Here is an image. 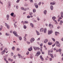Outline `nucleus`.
<instances>
[{
    "label": "nucleus",
    "instance_id": "nucleus-1",
    "mask_svg": "<svg viewBox=\"0 0 63 63\" xmlns=\"http://www.w3.org/2000/svg\"><path fill=\"white\" fill-rule=\"evenodd\" d=\"M48 55H50V56H51V58H53L54 56L53 55V54H50L49 52L48 53Z\"/></svg>",
    "mask_w": 63,
    "mask_h": 63
},
{
    "label": "nucleus",
    "instance_id": "nucleus-2",
    "mask_svg": "<svg viewBox=\"0 0 63 63\" xmlns=\"http://www.w3.org/2000/svg\"><path fill=\"white\" fill-rule=\"evenodd\" d=\"M17 55L18 56H19L18 57L19 58H21L22 59L23 58V57H22V56H21V55L18 54Z\"/></svg>",
    "mask_w": 63,
    "mask_h": 63
},
{
    "label": "nucleus",
    "instance_id": "nucleus-3",
    "mask_svg": "<svg viewBox=\"0 0 63 63\" xmlns=\"http://www.w3.org/2000/svg\"><path fill=\"white\" fill-rule=\"evenodd\" d=\"M41 54V52L40 51H38L37 52V54H36V55H35V56H38V55H39L40 54Z\"/></svg>",
    "mask_w": 63,
    "mask_h": 63
},
{
    "label": "nucleus",
    "instance_id": "nucleus-4",
    "mask_svg": "<svg viewBox=\"0 0 63 63\" xmlns=\"http://www.w3.org/2000/svg\"><path fill=\"white\" fill-rule=\"evenodd\" d=\"M53 32V31H52V30H51L50 31H48V34L49 35L50 34H51Z\"/></svg>",
    "mask_w": 63,
    "mask_h": 63
},
{
    "label": "nucleus",
    "instance_id": "nucleus-5",
    "mask_svg": "<svg viewBox=\"0 0 63 63\" xmlns=\"http://www.w3.org/2000/svg\"><path fill=\"white\" fill-rule=\"evenodd\" d=\"M34 41H35V39L33 38H32L30 40V42L31 43H33Z\"/></svg>",
    "mask_w": 63,
    "mask_h": 63
},
{
    "label": "nucleus",
    "instance_id": "nucleus-6",
    "mask_svg": "<svg viewBox=\"0 0 63 63\" xmlns=\"http://www.w3.org/2000/svg\"><path fill=\"white\" fill-rule=\"evenodd\" d=\"M13 33L15 35V36H16V37L17 36V32H13Z\"/></svg>",
    "mask_w": 63,
    "mask_h": 63
},
{
    "label": "nucleus",
    "instance_id": "nucleus-7",
    "mask_svg": "<svg viewBox=\"0 0 63 63\" xmlns=\"http://www.w3.org/2000/svg\"><path fill=\"white\" fill-rule=\"evenodd\" d=\"M5 26H6L7 28L8 29H9L10 28V26L7 25V24L6 23H5Z\"/></svg>",
    "mask_w": 63,
    "mask_h": 63
},
{
    "label": "nucleus",
    "instance_id": "nucleus-8",
    "mask_svg": "<svg viewBox=\"0 0 63 63\" xmlns=\"http://www.w3.org/2000/svg\"><path fill=\"white\" fill-rule=\"evenodd\" d=\"M8 61H10V62H12L13 60V59H11V58H9L8 59Z\"/></svg>",
    "mask_w": 63,
    "mask_h": 63
},
{
    "label": "nucleus",
    "instance_id": "nucleus-9",
    "mask_svg": "<svg viewBox=\"0 0 63 63\" xmlns=\"http://www.w3.org/2000/svg\"><path fill=\"white\" fill-rule=\"evenodd\" d=\"M34 49L35 50H40V48L38 47H34Z\"/></svg>",
    "mask_w": 63,
    "mask_h": 63
},
{
    "label": "nucleus",
    "instance_id": "nucleus-10",
    "mask_svg": "<svg viewBox=\"0 0 63 63\" xmlns=\"http://www.w3.org/2000/svg\"><path fill=\"white\" fill-rule=\"evenodd\" d=\"M30 48H29L28 49V50L30 51H31V50H32V47H31Z\"/></svg>",
    "mask_w": 63,
    "mask_h": 63
},
{
    "label": "nucleus",
    "instance_id": "nucleus-11",
    "mask_svg": "<svg viewBox=\"0 0 63 63\" xmlns=\"http://www.w3.org/2000/svg\"><path fill=\"white\" fill-rule=\"evenodd\" d=\"M55 34L56 36H57L58 34H59V32H55Z\"/></svg>",
    "mask_w": 63,
    "mask_h": 63
},
{
    "label": "nucleus",
    "instance_id": "nucleus-12",
    "mask_svg": "<svg viewBox=\"0 0 63 63\" xmlns=\"http://www.w3.org/2000/svg\"><path fill=\"white\" fill-rule=\"evenodd\" d=\"M44 30V29L41 28V29H40V32H42H42H43Z\"/></svg>",
    "mask_w": 63,
    "mask_h": 63
},
{
    "label": "nucleus",
    "instance_id": "nucleus-13",
    "mask_svg": "<svg viewBox=\"0 0 63 63\" xmlns=\"http://www.w3.org/2000/svg\"><path fill=\"white\" fill-rule=\"evenodd\" d=\"M48 42V40L47 39H45V40L44 41V43H46Z\"/></svg>",
    "mask_w": 63,
    "mask_h": 63
},
{
    "label": "nucleus",
    "instance_id": "nucleus-14",
    "mask_svg": "<svg viewBox=\"0 0 63 63\" xmlns=\"http://www.w3.org/2000/svg\"><path fill=\"white\" fill-rule=\"evenodd\" d=\"M44 33H46V32H47V28H45L44 29Z\"/></svg>",
    "mask_w": 63,
    "mask_h": 63
},
{
    "label": "nucleus",
    "instance_id": "nucleus-15",
    "mask_svg": "<svg viewBox=\"0 0 63 63\" xmlns=\"http://www.w3.org/2000/svg\"><path fill=\"white\" fill-rule=\"evenodd\" d=\"M50 8L51 10H53V6L51 5L50 7Z\"/></svg>",
    "mask_w": 63,
    "mask_h": 63
},
{
    "label": "nucleus",
    "instance_id": "nucleus-16",
    "mask_svg": "<svg viewBox=\"0 0 63 63\" xmlns=\"http://www.w3.org/2000/svg\"><path fill=\"white\" fill-rule=\"evenodd\" d=\"M9 15H7L6 16V17L7 18V20H8L9 19Z\"/></svg>",
    "mask_w": 63,
    "mask_h": 63
},
{
    "label": "nucleus",
    "instance_id": "nucleus-17",
    "mask_svg": "<svg viewBox=\"0 0 63 63\" xmlns=\"http://www.w3.org/2000/svg\"><path fill=\"white\" fill-rule=\"evenodd\" d=\"M61 17H63V12H61Z\"/></svg>",
    "mask_w": 63,
    "mask_h": 63
},
{
    "label": "nucleus",
    "instance_id": "nucleus-18",
    "mask_svg": "<svg viewBox=\"0 0 63 63\" xmlns=\"http://www.w3.org/2000/svg\"><path fill=\"white\" fill-rule=\"evenodd\" d=\"M56 45L57 46H58V44H59V42H58V41H56Z\"/></svg>",
    "mask_w": 63,
    "mask_h": 63
},
{
    "label": "nucleus",
    "instance_id": "nucleus-19",
    "mask_svg": "<svg viewBox=\"0 0 63 63\" xmlns=\"http://www.w3.org/2000/svg\"><path fill=\"white\" fill-rule=\"evenodd\" d=\"M60 25H62V23H63V21L62 20H61L60 21Z\"/></svg>",
    "mask_w": 63,
    "mask_h": 63
},
{
    "label": "nucleus",
    "instance_id": "nucleus-20",
    "mask_svg": "<svg viewBox=\"0 0 63 63\" xmlns=\"http://www.w3.org/2000/svg\"><path fill=\"white\" fill-rule=\"evenodd\" d=\"M59 51V52H61V49H59V50H56V52H58V51Z\"/></svg>",
    "mask_w": 63,
    "mask_h": 63
},
{
    "label": "nucleus",
    "instance_id": "nucleus-21",
    "mask_svg": "<svg viewBox=\"0 0 63 63\" xmlns=\"http://www.w3.org/2000/svg\"><path fill=\"white\" fill-rule=\"evenodd\" d=\"M36 32H37V35H40V33H39V32H38V31H37V30L36 31Z\"/></svg>",
    "mask_w": 63,
    "mask_h": 63
},
{
    "label": "nucleus",
    "instance_id": "nucleus-22",
    "mask_svg": "<svg viewBox=\"0 0 63 63\" xmlns=\"http://www.w3.org/2000/svg\"><path fill=\"white\" fill-rule=\"evenodd\" d=\"M40 59H41L42 61H43V60H44V59L43 58V57L42 56H40Z\"/></svg>",
    "mask_w": 63,
    "mask_h": 63
},
{
    "label": "nucleus",
    "instance_id": "nucleus-23",
    "mask_svg": "<svg viewBox=\"0 0 63 63\" xmlns=\"http://www.w3.org/2000/svg\"><path fill=\"white\" fill-rule=\"evenodd\" d=\"M44 13L45 15L46 14H47V10H45L44 11Z\"/></svg>",
    "mask_w": 63,
    "mask_h": 63
},
{
    "label": "nucleus",
    "instance_id": "nucleus-24",
    "mask_svg": "<svg viewBox=\"0 0 63 63\" xmlns=\"http://www.w3.org/2000/svg\"><path fill=\"white\" fill-rule=\"evenodd\" d=\"M5 53L3 51H2V52H1V54H2V55H3Z\"/></svg>",
    "mask_w": 63,
    "mask_h": 63
},
{
    "label": "nucleus",
    "instance_id": "nucleus-25",
    "mask_svg": "<svg viewBox=\"0 0 63 63\" xmlns=\"http://www.w3.org/2000/svg\"><path fill=\"white\" fill-rule=\"evenodd\" d=\"M30 25L32 27H34V26H33V24H32V23H31Z\"/></svg>",
    "mask_w": 63,
    "mask_h": 63
},
{
    "label": "nucleus",
    "instance_id": "nucleus-26",
    "mask_svg": "<svg viewBox=\"0 0 63 63\" xmlns=\"http://www.w3.org/2000/svg\"><path fill=\"white\" fill-rule=\"evenodd\" d=\"M52 19L53 20H55V19L56 18V17H53L52 18Z\"/></svg>",
    "mask_w": 63,
    "mask_h": 63
},
{
    "label": "nucleus",
    "instance_id": "nucleus-27",
    "mask_svg": "<svg viewBox=\"0 0 63 63\" xmlns=\"http://www.w3.org/2000/svg\"><path fill=\"white\" fill-rule=\"evenodd\" d=\"M49 52H53V50L51 49L49 51Z\"/></svg>",
    "mask_w": 63,
    "mask_h": 63
},
{
    "label": "nucleus",
    "instance_id": "nucleus-28",
    "mask_svg": "<svg viewBox=\"0 0 63 63\" xmlns=\"http://www.w3.org/2000/svg\"><path fill=\"white\" fill-rule=\"evenodd\" d=\"M53 28V25H51V27L50 28V29H52V28Z\"/></svg>",
    "mask_w": 63,
    "mask_h": 63
},
{
    "label": "nucleus",
    "instance_id": "nucleus-29",
    "mask_svg": "<svg viewBox=\"0 0 63 63\" xmlns=\"http://www.w3.org/2000/svg\"><path fill=\"white\" fill-rule=\"evenodd\" d=\"M52 44V43L51 42H49L48 43V45H51Z\"/></svg>",
    "mask_w": 63,
    "mask_h": 63
},
{
    "label": "nucleus",
    "instance_id": "nucleus-30",
    "mask_svg": "<svg viewBox=\"0 0 63 63\" xmlns=\"http://www.w3.org/2000/svg\"><path fill=\"white\" fill-rule=\"evenodd\" d=\"M50 4V5H54V4H55V3L53 2H51Z\"/></svg>",
    "mask_w": 63,
    "mask_h": 63
},
{
    "label": "nucleus",
    "instance_id": "nucleus-31",
    "mask_svg": "<svg viewBox=\"0 0 63 63\" xmlns=\"http://www.w3.org/2000/svg\"><path fill=\"white\" fill-rule=\"evenodd\" d=\"M58 46H57V47H60V44L59 43L58 44Z\"/></svg>",
    "mask_w": 63,
    "mask_h": 63
},
{
    "label": "nucleus",
    "instance_id": "nucleus-32",
    "mask_svg": "<svg viewBox=\"0 0 63 63\" xmlns=\"http://www.w3.org/2000/svg\"><path fill=\"white\" fill-rule=\"evenodd\" d=\"M23 27L24 29H26V26L25 25Z\"/></svg>",
    "mask_w": 63,
    "mask_h": 63
},
{
    "label": "nucleus",
    "instance_id": "nucleus-33",
    "mask_svg": "<svg viewBox=\"0 0 63 63\" xmlns=\"http://www.w3.org/2000/svg\"><path fill=\"white\" fill-rule=\"evenodd\" d=\"M19 39L20 40H21L22 39V38L21 37H20L19 38Z\"/></svg>",
    "mask_w": 63,
    "mask_h": 63
},
{
    "label": "nucleus",
    "instance_id": "nucleus-34",
    "mask_svg": "<svg viewBox=\"0 0 63 63\" xmlns=\"http://www.w3.org/2000/svg\"><path fill=\"white\" fill-rule=\"evenodd\" d=\"M29 53V51H27V52L26 53V54L27 55H28Z\"/></svg>",
    "mask_w": 63,
    "mask_h": 63
},
{
    "label": "nucleus",
    "instance_id": "nucleus-35",
    "mask_svg": "<svg viewBox=\"0 0 63 63\" xmlns=\"http://www.w3.org/2000/svg\"><path fill=\"white\" fill-rule=\"evenodd\" d=\"M8 3L9 5V6H10L11 5V2H9Z\"/></svg>",
    "mask_w": 63,
    "mask_h": 63
},
{
    "label": "nucleus",
    "instance_id": "nucleus-36",
    "mask_svg": "<svg viewBox=\"0 0 63 63\" xmlns=\"http://www.w3.org/2000/svg\"><path fill=\"white\" fill-rule=\"evenodd\" d=\"M14 25L15 27V28H16V24L15 23L14 24Z\"/></svg>",
    "mask_w": 63,
    "mask_h": 63
},
{
    "label": "nucleus",
    "instance_id": "nucleus-37",
    "mask_svg": "<svg viewBox=\"0 0 63 63\" xmlns=\"http://www.w3.org/2000/svg\"><path fill=\"white\" fill-rule=\"evenodd\" d=\"M35 7L36 8H38V5H36Z\"/></svg>",
    "mask_w": 63,
    "mask_h": 63
},
{
    "label": "nucleus",
    "instance_id": "nucleus-38",
    "mask_svg": "<svg viewBox=\"0 0 63 63\" xmlns=\"http://www.w3.org/2000/svg\"><path fill=\"white\" fill-rule=\"evenodd\" d=\"M33 13H35L36 12V10L34 9L33 10Z\"/></svg>",
    "mask_w": 63,
    "mask_h": 63
},
{
    "label": "nucleus",
    "instance_id": "nucleus-39",
    "mask_svg": "<svg viewBox=\"0 0 63 63\" xmlns=\"http://www.w3.org/2000/svg\"><path fill=\"white\" fill-rule=\"evenodd\" d=\"M14 13H12L11 14V16H14Z\"/></svg>",
    "mask_w": 63,
    "mask_h": 63
},
{
    "label": "nucleus",
    "instance_id": "nucleus-40",
    "mask_svg": "<svg viewBox=\"0 0 63 63\" xmlns=\"http://www.w3.org/2000/svg\"><path fill=\"white\" fill-rule=\"evenodd\" d=\"M20 1V0H18L16 1V2L18 3Z\"/></svg>",
    "mask_w": 63,
    "mask_h": 63
},
{
    "label": "nucleus",
    "instance_id": "nucleus-41",
    "mask_svg": "<svg viewBox=\"0 0 63 63\" xmlns=\"http://www.w3.org/2000/svg\"><path fill=\"white\" fill-rule=\"evenodd\" d=\"M25 23L26 24H27V23H28V22H27V21H25Z\"/></svg>",
    "mask_w": 63,
    "mask_h": 63
},
{
    "label": "nucleus",
    "instance_id": "nucleus-42",
    "mask_svg": "<svg viewBox=\"0 0 63 63\" xmlns=\"http://www.w3.org/2000/svg\"><path fill=\"white\" fill-rule=\"evenodd\" d=\"M17 51H19V50H20V49H19V48H18L17 49Z\"/></svg>",
    "mask_w": 63,
    "mask_h": 63
},
{
    "label": "nucleus",
    "instance_id": "nucleus-43",
    "mask_svg": "<svg viewBox=\"0 0 63 63\" xmlns=\"http://www.w3.org/2000/svg\"><path fill=\"white\" fill-rule=\"evenodd\" d=\"M52 40H53V41L54 42H55V39H54V38H52Z\"/></svg>",
    "mask_w": 63,
    "mask_h": 63
},
{
    "label": "nucleus",
    "instance_id": "nucleus-44",
    "mask_svg": "<svg viewBox=\"0 0 63 63\" xmlns=\"http://www.w3.org/2000/svg\"><path fill=\"white\" fill-rule=\"evenodd\" d=\"M11 55L12 56H13L14 55V53H11Z\"/></svg>",
    "mask_w": 63,
    "mask_h": 63
},
{
    "label": "nucleus",
    "instance_id": "nucleus-45",
    "mask_svg": "<svg viewBox=\"0 0 63 63\" xmlns=\"http://www.w3.org/2000/svg\"><path fill=\"white\" fill-rule=\"evenodd\" d=\"M12 50H14V49H15V47H13L12 48Z\"/></svg>",
    "mask_w": 63,
    "mask_h": 63
},
{
    "label": "nucleus",
    "instance_id": "nucleus-46",
    "mask_svg": "<svg viewBox=\"0 0 63 63\" xmlns=\"http://www.w3.org/2000/svg\"><path fill=\"white\" fill-rule=\"evenodd\" d=\"M30 2L31 3H32V2H33V0H30Z\"/></svg>",
    "mask_w": 63,
    "mask_h": 63
},
{
    "label": "nucleus",
    "instance_id": "nucleus-47",
    "mask_svg": "<svg viewBox=\"0 0 63 63\" xmlns=\"http://www.w3.org/2000/svg\"><path fill=\"white\" fill-rule=\"evenodd\" d=\"M27 43L28 44H30V42H28V41L27 42Z\"/></svg>",
    "mask_w": 63,
    "mask_h": 63
},
{
    "label": "nucleus",
    "instance_id": "nucleus-48",
    "mask_svg": "<svg viewBox=\"0 0 63 63\" xmlns=\"http://www.w3.org/2000/svg\"><path fill=\"white\" fill-rule=\"evenodd\" d=\"M55 22H56V24H58V23L55 20Z\"/></svg>",
    "mask_w": 63,
    "mask_h": 63
},
{
    "label": "nucleus",
    "instance_id": "nucleus-49",
    "mask_svg": "<svg viewBox=\"0 0 63 63\" xmlns=\"http://www.w3.org/2000/svg\"><path fill=\"white\" fill-rule=\"evenodd\" d=\"M27 18H30V17L29 16H27Z\"/></svg>",
    "mask_w": 63,
    "mask_h": 63
},
{
    "label": "nucleus",
    "instance_id": "nucleus-50",
    "mask_svg": "<svg viewBox=\"0 0 63 63\" xmlns=\"http://www.w3.org/2000/svg\"><path fill=\"white\" fill-rule=\"evenodd\" d=\"M51 24H49V27H51Z\"/></svg>",
    "mask_w": 63,
    "mask_h": 63
},
{
    "label": "nucleus",
    "instance_id": "nucleus-51",
    "mask_svg": "<svg viewBox=\"0 0 63 63\" xmlns=\"http://www.w3.org/2000/svg\"><path fill=\"white\" fill-rule=\"evenodd\" d=\"M43 44H40V47H42L43 46Z\"/></svg>",
    "mask_w": 63,
    "mask_h": 63
},
{
    "label": "nucleus",
    "instance_id": "nucleus-52",
    "mask_svg": "<svg viewBox=\"0 0 63 63\" xmlns=\"http://www.w3.org/2000/svg\"><path fill=\"white\" fill-rule=\"evenodd\" d=\"M5 35L6 36H9V34H8L7 33H6Z\"/></svg>",
    "mask_w": 63,
    "mask_h": 63
},
{
    "label": "nucleus",
    "instance_id": "nucleus-53",
    "mask_svg": "<svg viewBox=\"0 0 63 63\" xmlns=\"http://www.w3.org/2000/svg\"><path fill=\"white\" fill-rule=\"evenodd\" d=\"M0 3H1V4H2V5H3V2H1V1H0Z\"/></svg>",
    "mask_w": 63,
    "mask_h": 63
},
{
    "label": "nucleus",
    "instance_id": "nucleus-54",
    "mask_svg": "<svg viewBox=\"0 0 63 63\" xmlns=\"http://www.w3.org/2000/svg\"><path fill=\"white\" fill-rule=\"evenodd\" d=\"M13 58H14V59H16V56H13Z\"/></svg>",
    "mask_w": 63,
    "mask_h": 63
},
{
    "label": "nucleus",
    "instance_id": "nucleus-55",
    "mask_svg": "<svg viewBox=\"0 0 63 63\" xmlns=\"http://www.w3.org/2000/svg\"><path fill=\"white\" fill-rule=\"evenodd\" d=\"M37 19L38 20H40V19H39V18L38 17H37Z\"/></svg>",
    "mask_w": 63,
    "mask_h": 63
},
{
    "label": "nucleus",
    "instance_id": "nucleus-56",
    "mask_svg": "<svg viewBox=\"0 0 63 63\" xmlns=\"http://www.w3.org/2000/svg\"><path fill=\"white\" fill-rule=\"evenodd\" d=\"M25 6H28V5L27 4H26L24 5Z\"/></svg>",
    "mask_w": 63,
    "mask_h": 63
},
{
    "label": "nucleus",
    "instance_id": "nucleus-57",
    "mask_svg": "<svg viewBox=\"0 0 63 63\" xmlns=\"http://www.w3.org/2000/svg\"><path fill=\"white\" fill-rule=\"evenodd\" d=\"M2 28L1 26V28H0V31H1L2 30Z\"/></svg>",
    "mask_w": 63,
    "mask_h": 63
},
{
    "label": "nucleus",
    "instance_id": "nucleus-58",
    "mask_svg": "<svg viewBox=\"0 0 63 63\" xmlns=\"http://www.w3.org/2000/svg\"><path fill=\"white\" fill-rule=\"evenodd\" d=\"M16 8L17 9H18V6H16Z\"/></svg>",
    "mask_w": 63,
    "mask_h": 63
},
{
    "label": "nucleus",
    "instance_id": "nucleus-59",
    "mask_svg": "<svg viewBox=\"0 0 63 63\" xmlns=\"http://www.w3.org/2000/svg\"><path fill=\"white\" fill-rule=\"evenodd\" d=\"M30 15H32V12H31L30 13Z\"/></svg>",
    "mask_w": 63,
    "mask_h": 63
},
{
    "label": "nucleus",
    "instance_id": "nucleus-60",
    "mask_svg": "<svg viewBox=\"0 0 63 63\" xmlns=\"http://www.w3.org/2000/svg\"><path fill=\"white\" fill-rule=\"evenodd\" d=\"M40 40V38H39L37 39V41H39V40Z\"/></svg>",
    "mask_w": 63,
    "mask_h": 63
},
{
    "label": "nucleus",
    "instance_id": "nucleus-61",
    "mask_svg": "<svg viewBox=\"0 0 63 63\" xmlns=\"http://www.w3.org/2000/svg\"><path fill=\"white\" fill-rule=\"evenodd\" d=\"M41 2H40L39 3H38V5H41Z\"/></svg>",
    "mask_w": 63,
    "mask_h": 63
},
{
    "label": "nucleus",
    "instance_id": "nucleus-62",
    "mask_svg": "<svg viewBox=\"0 0 63 63\" xmlns=\"http://www.w3.org/2000/svg\"><path fill=\"white\" fill-rule=\"evenodd\" d=\"M55 46V44H54L52 46V47H53L54 46Z\"/></svg>",
    "mask_w": 63,
    "mask_h": 63
},
{
    "label": "nucleus",
    "instance_id": "nucleus-63",
    "mask_svg": "<svg viewBox=\"0 0 63 63\" xmlns=\"http://www.w3.org/2000/svg\"><path fill=\"white\" fill-rule=\"evenodd\" d=\"M23 10H24V11H26V8H24Z\"/></svg>",
    "mask_w": 63,
    "mask_h": 63
},
{
    "label": "nucleus",
    "instance_id": "nucleus-64",
    "mask_svg": "<svg viewBox=\"0 0 63 63\" xmlns=\"http://www.w3.org/2000/svg\"><path fill=\"white\" fill-rule=\"evenodd\" d=\"M6 63H9V62H8V61H6Z\"/></svg>",
    "mask_w": 63,
    "mask_h": 63
}]
</instances>
